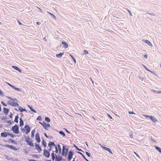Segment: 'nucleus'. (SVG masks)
Returning <instances> with one entry per match:
<instances>
[{"instance_id": "nucleus-33", "label": "nucleus", "mask_w": 161, "mask_h": 161, "mask_svg": "<svg viewBox=\"0 0 161 161\" xmlns=\"http://www.w3.org/2000/svg\"><path fill=\"white\" fill-rule=\"evenodd\" d=\"M49 14L53 17V19H56L55 16L52 13H51L48 12Z\"/></svg>"}, {"instance_id": "nucleus-52", "label": "nucleus", "mask_w": 161, "mask_h": 161, "mask_svg": "<svg viewBox=\"0 0 161 161\" xmlns=\"http://www.w3.org/2000/svg\"><path fill=\"white\" fill-rule=\"evenodd\" d=\"M40 24H41V23L39 22H36V24L37 25H39Z\"/></svg>"}, {"instance_id": "nucleus-31", "label": "nucleus", "mask_w": 161, "mask_h": 161, "mask_svg": "<svg viewBox=\"0 0 161 161\" xmlns=\"http://www.w3.org/2000/svg\"><path fill=\"white\" fill-rule=\"evenodd\" d=\"M59 133L61 135H63L64 136H65V134L64 133V132L62 131H60L59 132Z\"/></svg>"}, {"instance_id": "nucleus-38", "label": "nucleus", "mask_w": 161, "mask_h": 161, "mask_svg": "<svg viewBox=\"0 0 161 161\" xmlns=\"http://www.w3.org/2000/svg\"><path fill=\"white\" fill-rule=\"evenodd\" d=\"M1 103L3 106H7V104L6 103H5L4 102L2 101L1 102Z\"/></svg>"}, {"instance_id": "nucleus-17", "label": "nucleus", "mask_w": 161, "mask_h": 161, "mask_svg": "<svg viewBox=\"0 0 161 161\" xmlns=\"http://www.w3.org/2000/svg\"><path fill=\"white\" fill-rule=\"evenodd\" d=\"M144 68H145V69L147 70V71L150 72L153 74H154L155 75L157 76V75H156V74L155 73H154L152 71L150 70L149 69H148L145 65H143Z\"/></svg>"}, {"instance_id": "nucleus-32", "label": "nucleus", "mask_w": 161, "mask_h": 161, "mask_svg": "<svg viewBox=\"0 0 161 161\" xmlns=\"http://www.w3.org/2000/svg\"><path fill=\"white\" fill-rule=\"evenodd\" d=\"M138 77L142 81L144 79V77L143 76H138Z\"/></svg>"}, {"instance_id": "nucleus-7", "label": "nucleus", "mask_w": 161, "mask_h": 161, "mask_svg": "<svg viewBox=\"0 0 161 161\" xmlns=\"http://www.w3.org/2000/svg\"><path fill=\"white\" fill-rule=\"evenodd\" d=\"M35 139L36 141L38 143H39L41 142V139L39 136V134L38 133H37L36 134L35 136Z\"/></svg>"}, {"instance_id": "nucleus-55", "label": "nucleus", "mask_w": 161, "mask_h": 161, "mask_svg": "<svg viewBox=\"0 0 161 161\" xmlns=\"http://www.w3.org/2000/svg\"><path fill=\"white\" fill-rule=\"evenodd\" d=\"M130 137H131V138H133L132 134H130Z\"/></svg>"}, {"instance_id": "nucleus-15", "label": "nucleus", "mask_w": 161, "mask_h": 161, "mask_svg": "<svg viewBox=\"0 0 161 161\" xmlns=\"http://www.w3.org/2000/svg\"><path fill=\"white\" fill-rule=\"evenodd\" d=\"M149 118L153 122H156L157 121V119L154 117L150 116V117H149Z\"/></svg>"}, {"instance_id": "nucleus-20", "label": "nucleus", "mask_w": 161, "mask_h": 161, "mask_svg": "<svg viewBox=\"0 0 161 161\" xmlns=\"http://www.w3.org/2000/svg\"><path fill=\"white\" fill-rule=\"evenodd\" d=\"M55 146V144L54 142H50L48 144V146L49 147H52V146Z\"/></svg>"}, {"instance_id": "nucleus-42", "label": "nucleus", "mask_w": 161, "mask_h": 161, "mask_svg": "<svg viewBox=\"0 0 161 161\" xmlns=\"http://www.w3.org/2000/svg\"><path fill=\"white\" fill-rule=\"evenodd\" d=\"M86 155H87L89 157L90 156V155L88 152H86Z\"/></svg>"}, {"instance_id": "nucleus-6", "label": "nucleus", "mask_w": 161, "mask_h": 161, "mask_svg": "<svg viewBox=\"0 0 161 161\" xmlns=\"http://www.w3.org/2000/svg\"><path fill=\"white\" fill-rule=\"evenodd\" d=\"M31 130L30 127L28 125H26L25 127V129L24 131L25 132L26 134H27Z\"/></svg>"}, {"instance_id": "nucleus-58", "label": "nucleus", "mask_w": 161, "mask_h": 161, "mask_svg": "<svg viewBox=\"0 0 161 161\" xmlns=\"http://www.w3.org/2000/svg\"><path fill=\"white\" fill-rule=\"evenodd\" d=\"M78 153L81 154L82 156L83 155V154L80 152H78Z\"/></svg>"}, {"instance_id": "nucleus-21", "label": "nucleus", "mask_w": 161, "mask_h": 161, "mask_svg": "<svg viewBox=\"0 0 161 161\" xmlns=\"http://www.w3.org/2000/svg\"><path fill=\"white\" fill-rule=\"evenodd\" d=\"M24 125V122L21 118L20 119V126H22Z\"/></svg>"}, {"instance_id": "nucleus-23", "label": "nucleus", "mask_w": 161, "mask_h": 161, "mask_svg": "<svg viewBox=\"0 0 161 161\" xmlns=\"http://www.w3.org/2000/svg\"><path fill=\"white\" fill-rule=\"evenodd\" d=\"M19 118V116L18 115H16V116H15V119H14V121L17 123H18V119Z\"/></svg>"}, {"instance_id": "nucleus-26", "label": "nucleus", "mask_w": 161, "mask_h": 161, "mask_svg": "<svg viewBox=\"0 0 161 161\" xmlns=\"http://www.w3.org/2000/svg\"><path fill=\"white\" fill-rule=\"evenodd\" d=\"M28 106L32 111L34 113L36 112V111L34 109H33L29 105H28Z\"/></svg>"}, {"instance_id": "nucleus-36", "label": "nucleus", "mask_w": 161, "mask_h": 161, "mask_svg": "<svg viewBox=\"0 0 161 161\" xmlns=\"http://www.w3.org/2000/svg\"><path fill=\"white\" fill-rule=\"evenodd\" d=\"M11 145H9L8 144H6V145H4L3 146L4 147H8V148H10V146H11Z\"/></svg>"}, {"instance_id": "nucleus-3", "label": "nucleus", "mask_w": 161, "mask_h": 161, "mask_svg": "<svg viewBox=\"0 0 161 161\" xmlns=\"http://www.w3.org/2000/svg\"><path fill=\"white\" fill-rule=\"evenodd\" d=\"M12 130L13 132L15 134H18L19 132L18 127L17 125L13 126Z\"/></svg>"}, {"instance_id": "nucleus-44", "label": "nucleus", "mask_w": 161, "mask_h": 161, "mask_svg": "<svg viewBox=\"0 0 161 161\" xmlns=\"http://www.w3.org/2000/svg\"><path fill=\"white\" fill-rule=\"evenodd\" d=\"M143 56H144V57L146 59H147V55L146 54V55H143Z\"/></svg>"}, {"instance_id": "nucleus-63", "label": "nucleus", "mask_w": 161, "mask_h": 161, "mask_svg": "<svg viewBox=\"0 0 161 161\" xmlns=\"http://www.w3.org/2000/svg\"><path fill=\"white\" fill-rule=\"evenodd\" d=\"M86 145L88 146V144H87V143L86 142Z\"/></svg>"}, {"instance_id": "nucleus-59", "label": "nucleus", "mask_w": 161, "mask_h": 161, "mask_svg": "<svg viewBox=\"0 0 161 161\" xmlns=\"http://www.w3.org/2000/svg\"><path fill=\"white\" fill-rule=\"evenodd\" d=\"M44 135H45V136H46V137H47V138L48 137L47 136V134H46V133H45L44 134Z\"/></svg>"}, {"instance_id": "nucleus-10", "label": "nucleus", "mask_w": 161, "mask_h": 161, "mask_svg": "<svg viewBox=\"0 0 161 161\" xmlns=\"http://www.w3.org/2000/svg\"><path fill=\"white\" fill-rule=\"evenodd\" d=\"M8 85H9L10 87H12V88L13 89L16 90V91H20V89L16 87L15 86H14L13 85H11L9 83H8Z\"/></svg>"}, {"instance_id": "nucleus-43", "label": "nucleus", "mask_w": 161, "mask_h": 161, "mask_svg": "<svg viewBox=\"0 0 161 161\" xmlns=\"http://www.w3.org/2000/svg\"><path fill=\"white\" fill-rule=\"evenodd\" d=\"M0 94L2 96H4L3 91H0Z\"/></svg>"}, {"instance_id": "nucleus-40", "label": "nucleus", "mask_w": 161, "mask_h": 161, "mask_svg": "<svg viewBox=\"0 0 161 161\" xmlns=\"http://www.w3.org/2000/svg\"><path fill=\"white\" fill-rule=\"evenodd\" d=\"M42 144L44 147H46V143L45 141H43L42 142Z\"/></svg>"}, {"instance_id": "nucleus-5", "label": "nucleus", "mask_w": 161, "mask_h": 161, "mask_svg": "<svg viewBox=\"0 0 161 161\" xmlns=\"http://www.w3.org/2000/svg\"><path fill=\"white\" fill-rule=\"evenodd\" d=\"M68 151V149L67 148H65V146H64L63 147V151H62L63 155L66 156L67 154Z\"/></svg>"}, {"instance_id": "nucleus-61", "label": "nucleus", "mask_w": 161, "mask_h": 161, "mask_svg": "<svg viewBox=\"0 0 161 161\" xmlns=\"http://www.w3.org/2000/svg\"><path fill=\"white\" fill-rule=\"evenodd\" d=\"M52 147H50V148H49V150H52Z\"/></svg>"}, {"instance_id": "nucleus-54", "label": "nucleus", "mask_w": 161, "mask_h": 161, "mask_svg": "<svg viewBox=\"0 0 161 161\" xmlns=\"http://www.w3.org/2000/svg\"><path fill=\"white\" fill-rule=\"evenodd\" d=\"M156 93H161V91H157V92H156Z\"/></svg>"}, {"instance_id": "nucleus-16", "label": "nucleus", "mask_w": 161, "mask_h": 161, "mask_svg": "<svg viewBox=\"0 0 161 161\" xmlns=\"http://www.w3.org/2000/svg\"><path fill=\"white\" fill-rule=\"evenodd\" d=\"M64 54V53L63 52L62 53H60L58 54H57L56 55V57L58 58H61L62 55Z\"/></svg>"}, {"instance_id": "nucleus-56", "label": "nucleus", "mask_w": 161, "mask_h": 161, "mask_svg": "<svg viewBox=\"0 0 161 161\" xmlns=\"http://www.w3.org/2000/svg\"><path fill=\"white\" fill-rule=\"evenodd\" d=\"M134 153L136 154V155L138 157H139V156L135 152H134Z\"/></svg>"}, {"instance_id": "nucleus-46", "label": "nucleus", "mask_w": 161, "mask_h": 161, "mask_svg": "<svg viewBox=\"0 0 161 161\" xmlns=\"http://www.w3.org/2000/svg\"><path fill=\"white\" fill-rule=\"evenodd\" d=\"M55 149H56V150H55L56 153H58V150L57 147L56 146L55 147Z\"/></svg>"}, {"instance_id": "nucleus-13", "label": "nucleus", "mask_w": 161, "mask_h": 161, "mask_svg": "<svg viewBox=\"0 0 161 161\" xmlns=\"http://www.w3.org/2000/svg\"><path fill=\"white\" fill-rule=\"evenodd\" d=\"M12 67L14 69L18 71L20 73H21L22 72L21 70L20 69H19V67H17L16 66H15V65H14V66H12Z\"/></svg>"}, {"instance_id": "nucleus-48", "label": "nucleus", "mask_w": 161, "mask_h": 161, "mask_svg": "<svg viewBox=\"0 0 161 161\" xmlns=\"http://www.w3.org/2000/svg\"><path fill=\"white\" fill-rule=\"evenodd\" d=\"M18 22L19 23V24L20 25H23L22 23L21 22H20L18 20Z\"/></svg>"}, {"instance_id": "nucleus-62", "label": "nucleus", "mask_w": 161, "mask_h": 161, "mask_svg": "<svg viewBox=\"0 0 161 161\" xmlns=\"http://www.w3.org/2000/svg\"><path fill=\"white\" fill-rule=\"evenodd\" d=\"M11 142H12V143H13L14 142V141L13 140H12V141H11Z\"/></svg>"}, {"instance_id": "nucleus-57", "label": "nucleus", "mask_w": 161, "mask_h": 161, "mask_svg": "<svg viewBox=\"0 0 161 161\" xmlns=\"http://www.w3.org/2000/svg\"><path fill=\"white\" fill-rule=\"evenodd\" d=\"M61 160V158L59 157V159L58 160V161H59L60 160Z\"/></svg>"}, {"instance_id": "nucleus-41", "label": "nucleus", "mask_w": 161, "mask_h": 161, "mask_svg": "<svg viewBox=\"0 0 161 161\" xmlns=\"http://www.w3.org/2000/svg\"><path fill=\"white\" fill-rule=\"evenodd\" d=\"M41 116H39L37 118V120H40L41 119Z\"/></svg>"}, {"instance_id": "nucleus-2", "label": "nucleus", "mask_w": 161, "mask_h": 161, "mask_svg": "<svg viewBox=\"0 0 161 161\" xmlns=\"http://www.w3.org/2000/svg\"><path fill=\"white\" fill-rule=\"evenodd\" d=\"M25 141L27 144L31 146H34V144L32 142V140L29 137H26L25 138Z\"/></svg>"}, {"instance_id": "nucleus-64", "label": "nucleus", "mask_w": 161, "mask_h": 161, "mask_svg": "<svg viewBox=\"0 0 161 161\" xmlns=\"http://www.w3.org/2000/svg\"><path fill=\"white\" fill-rule=\"evenodd\" d=\"M159 65H160V67L161 68V64H160Z\"/></svg>"}, {"instance_id": "nucleus-60", "label": "nucleus", "mask_w": 161, "mask_h": 161, "mask_svg": "<svg viewBox=\"0 0 161 161\" xmlns=\"http://www.w3.org/2000/svg\"><path fill=\"white\" fill-rule=\"evenodd\" d=\"M77 149L78 150H79V151H82L80 149H79L77 147Z\"/></svg>"}, {"instance_id": "nucleus-25", "label": "nucleus", "mask_w": 161, "mask_h": 161, "mask_svg": "<svg viewBox=\"0 0 161 161\" xmlns=\"http://www.w3.org/2000/svg\"><path fill=\"white\" fill-rule=\"evenodd\" d=\"M19 110L21 112H24V111H25L26 110L25 109L23 108H22V107H20V108H19Z\"/></svg>"}, {"instance_id": "nucleus-24", "label": "nucleus", "mask_w": 161, "mask_h": 161, "mask_svg": "<svg viewBox=\"0 0 161 161\" xmlns=\"http://www.w3.org/2000/svg\"><path fill=\"white\" fill-rule=\"evenodd\" d=\"M10 147V148L12 149H13L14 150H15V151H16L17 150V149L15 147L13 146L12 145H11V146Z\"/></svg>"}, {"instance_id": "nucleus-4", "label": "nucleus", "mask_w": 161, "mask_h": 161, "mask_svg": "<svg viewBox=\"0 0 161 161\" xmlns=\"http://www.w3.org/2000/svg\"><path fill=\"white\" fill-rule=\"evenodd\" d=\"M39 123L42 124L44 127L47 130L48 128H49L50 126V125L49 124L46 123L44 122H43L42 123L39 122Z\"/></svg>"}, {"instance_id": "nucleus-18", "label": "nucleus", "mask_w": 161, "mask_h": 161, "mask_svg": "<svg viewBox=\"0 0 161 161\" xmlns=\"http://www.w3.org/2000/svg\"><path fill=\"white\" fill-rule=\"evenodd\" d=\"M144 41L145 43L147 44L148 45L150 46H152V43L149 41L147 40H144Z\"/></svg>"}, {"instance_id": "nucleus-50", "label": "nucleus", "mask_w": 161, "mask_h": 161, "mask_svg": "<svg viewBox=\"0 0 161 161\" xmlns=\"http://www.w3.org/2000/svg\"><path fill=\"white\" fill-rule=\"evenodd\" d=\"M108 117L110 118L111 119H112V117L108 114Z\"/></svg>"}, {"instance_id": "nucleus-49", "label": "nucleus", "mask_w": 161, "mask_h": 161, "mask_svg": "<svg viewBox=\"0 0 161 161\" xmlns=\"http://www.w3.org/2000/svg\"><path fill=\"white\" fill-rule=\"evenodd\" d=\"M144 116L147 118H148V117L149 118V117H150V116L147 115H144Z\"/></svg>"}, {"instance_id": "nucleus-1", "label": "nucleus", "mask_w": 161, "mask_h": 161, "mask_svg": "<svg viewBox=\"0 0 161 161\" xmlns=\"http://www.w3.org/2000/svg\"><path fill=\"white\" fill-rule=\"evenodd\" d=\"M7 97L9 99H10V100L8 102V104L11 106H12L14 107H17L19 105V104L17 103V100L16 99H12L11 97Z\"/></svg>"}, {"instance_id": "nucleus-11", "label": "nucleus", "mask_w": 161, "mask_h": 161, "mask_svg": "<svg viewBox=\"0 0 161 161\" xmlns=\"http://www.w3.org/2000/svg\"><path fill=\"white\" fill-rule=\"evenodd\" d=\"M73 155V153L71 151H70L69 152L68 154V158L69 160L70 161L72 158V156Z\"/></svg>"}, {"instance_id": "nucleus-22", "label": "nucleus", "mask_w": 161, "mask_h": 161, "mask_svg": "<svg viewBox=\"0 0 161 161\" xmlns=\"http://www.w3.org/2000/svg\"><path fill=\"white\" fill-rule=\"evenodd\" d=\"M1 136L3 137H6L7 136V134L6 133L2 132L1 133Z\"/></svg>"}, {"instance_id": "nucleus-51", "label": "nucleus", "mask_w": 161, "mask_h": 161, "mask_svg": "<svg viewBox=\"0 0 161 161\" xmlns=\"http://www.w3.org/2000/svg\"><path fill=\"white\" fill-rule=\"evenodd\" d=\"M38 8L40 12H41L42 13H43V11L40 8Z\"/></svg>"}, {"instance_id": "nucleus-9", "label": "nucleus", "mask_w": 161, "mask_h": 161, "mask_svg": "<svg viewBox=\"0 0 161 161\" xmlns=\"http://www.w3.org/2000/svg\"><path fill=\"white\" fill-rule=\"evenodd\" d=\"M35 148L38 151V152L40 153L42 151V149L40 146L37 144H36L35 145Z\"/></svg>"}, {"instance_id": "nucleus-14", "label": "nucleus", "mask_w": 161, "mask_h": 161, "mask_svg": "<svg viewBox=\"0 0 161 161\" xmlns=\"http://www.w3.org/2000/svg\"><path fill=\"white\" fill-rule=\"evenodd\" d=\"M62 44L63 45V47L66 48L68 47V44L66 42L64 41H62Z\"/></svg>"}, {"instance_id": "nucleus-19", "label": "nucleus", "mask_w": 161, "mask_h": 161, "mask_svg": "<svg viewBox=\"0 0 161 161\" xmlns=\"http://www.w3.org/2000/svg\"><path fill=\"white\" fill-rule=\"evenodd\" d=\"M3 111L4 112V113L6 114H8V109L6 108H4L3 109Z\"/></svg>"}, {"instance_id": "nucleus-45", "label": "nucleus", "mask_w": 161, "mask_h": 161, "mask_svg": "<svg viewBox=\"0 0 161 161\" xmlns=\"http://www.w3.org/2000/svg\"><path fill=\"white\" fill-rule=\"evenodd\" d=\"M58 148L59 150L60 151L61 150V147H60V145H59V144L58 145Z\"/></svg>"}, {"instance_id": "nucleus-28", "label": "nucleus", "mask_w": 161, "mask_h": 161, "mask_svg": "<svg viewBox=\"0 0 161 161\" xmlns=\"http://www.w3.org/2000/svg\"><path fill=\"white\" fill-rule=\"evenodd\" d=\"M35 132V130H33L31 131V136L32 137H34Z\"/></svg>"}, {"instance_id": "nucleus-8", "label": "nucleus", "mask_w": 161, "mask_h": 161, "mask_svg": "<svg viewBox=\"0 0 161 161\" xmlns=\"http://www.w3.org/2000/svg\"><path fill=\"white\" fill-rule=\"evenodd\" d=\"M101 147H102V148L103 149H104L105 150L108 151L111 154H113V153H112L111 150L109 148H108L107 147H106L103 146L101 145Z\"/></svg>"}, {"instance_id": "nucleus-37", "label": "nucleus", "mask_w": 161, "mask_h": 161, "mask_svg": "<svg viewBox=\"0 0 161 161\" xmlns=\"http://www.w3.org/2000/svg\"><path fill=\"white\" fill-rule=\"evenodd\" d=\"M88 53V52L87 51L85 50L83 51V54H87Z\"/></svg>"}, {"instance_id": "nucleus-47", "label": "nucleus", "mask_w": 161, "mask_h": 161, "mask_svg": "<svg viewBox=\"0 0 161 161\" xmlns=\"http://www.w3.org/2000/svg\"><path fill=\"white\" fill-rule=\"evenodd\" d=\"M129 113L130 114H134L135 113L133 112H129Z\"/></svg>"}, {"instance_id": "nucleus-39", "label": "nucleus", "mask_w": 161, "mask_h": 161, "mask_svg": "<svg viewBox=\"0 0 161 161\" xmlns=\"http://www.w3.org/2000/svg\"><path fill=\"white\" fill-rule=\"evenodd\" d=\"M147 14H148L151 15H152V16H154V13H149L148 12H147Z\"/></svg>"}, {"instance_id": "nucleus-30", "label": "nucleus", "mask_w": 161, "mask_h": 161, "mask_svg": "<svg viewBox=\"0 0 161 161\" xmlns=\"http://www.w3.org/2000/svg\"><path fill=\"white\" fill-rule=\"evenodd\" d=\"M45 120L48 122H49L50 121V119L47 117H46L45 119Z\"/></svg>"}, {"instance_id": "nucleus-12", "label": "nucleus", "mask_w": 161, "mask_h": 161, "mask_svg": "<svg viewBox=\"0 0 161 161\" xmlns=\"http://www.w3.org/2000/svg\"><path fill=\"white\" fill-rule=\"evenodd\" d=\"M44 154L45 156L47 157H49L50 156V153L47 150H44Z\"/></svg>"}, {"instance_id": "nucleus-29", "label": "nucleus", "mask_w": 161, "mask_h": 161, "mask_svg": "<svg viewBox=\"0 0 161 161\" xmlns=\"http://www.w3.org/2000/svg\"><path fill=\"white\" fill-rule=\"evenodd\" d=\"M70 56L72 58V59L73 60V61L75 62V63H76V61L75 59L74 58L73 56L71 54H70Z\"/></svg>"}, {"instance_id": "nucleus-27", "label": "nucleus", "mask_w": 161, "mask_h": 161, "mask_svg": "<svg viewBox=\"0 0 161 161\" xmlns=\"http://www.w3.org/2000/svg\"><path fill=\"white\" fill-rule=\"evenodd\" d=\"M155 148L159 152L161 153V149L160 148L156 146L155 147Z\"/></svg>"}, {"instance_id": "nucleus-35", "label": "nucleus", "mask_w": 161, "mask_h": 161, "mask_svg": "<svg viewBox=\"0 0 161 161\" xmlns=\"http://www.w3.org/2000/svg\"><path fill=\"white\" fill-rule=\"evenodd\" d=\"M126 10H127V11H128V12H129L130 15L132 16V13H131V12H130V11L127 8H126Z\"/></svg>"}, {"instance_id": "nucleus-53", "label": "nucleus", "mask_w": 161, "mask_h": 161, "mask_svg": "<svg viewBox=\"0 0 161 161\" xmlns=\"http://www.w3.org/2000/svg\"><path fill=\"white\" fill-rule=\"evenodd\" d=\"M82 157L84 158L85 160L86 159V158L85 157V156L83 154V155L82 156Z\"/></svg>"}, {"instance_id": "nucleus-34", "label": "nucleus", "mask_w": 161, "mask_h": 161, "mask_svg": "<svg viewBox=\"0 0 161 161\" xmlns=\"http://www.w3.org/2000/svg\"><path fill=\"white\" fill-rule=\"evenodd\" d=\"M51 156L52 157V159L53 160H54L55 159V156L54 155V153L53 152L51 154Z\"/></svg>"}]
</instances>
